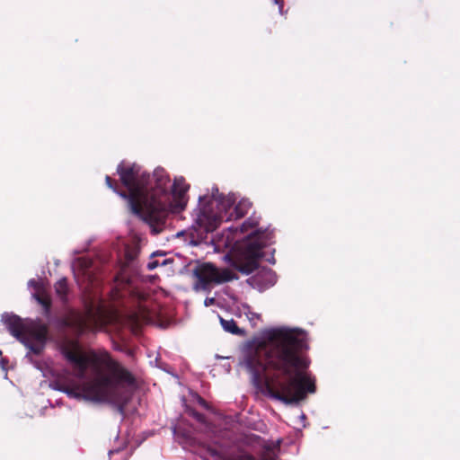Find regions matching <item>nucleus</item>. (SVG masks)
Listing matches in <instances>:
<instances>
[{
  "label": "nucleus",
  "mask_w": 460,
  "mask_h": 460,
  "mask_svg": "<svg viewBox=\"0 0 460 460\" xmlns=\"http://www.w3.org/2000/svg\"><path fill=\"white\" fill-rule=\"evenodd\" d=\"M269 344L250 346L244 357L246 367L257 386L263 385L270 398L286 404H297L316 391L315 379L305 370L310 365L306 339L296 329H273Z\"/></svg>",
  "instance_id": "nucleus-1"
},
{
  "label": "nucleus",
  "mask_w": 460,
  "mask_h": 460,
  "mask_svg": "<svg viewBox=\"0 0 460 460\" xmlns=\"http://www.w3.org/2000/svg\"><path fill=\"white\" fill-rule=\"evenodd\" d=\"M61 352L71 364L74 375L84 380L81 385L66 386L64 391L70 397L113 404L123 415L128 400L120 388L136 385L133 374L108 353L84 351L77 340H66Z\"/></svg>",
  "instance_id": "nucleus-2"
},
{
  "label": "nucleus",
  "mask_w": 460,
  "mask_h": 460,
  "mask_svg": "<svg viewBox=\"0 0 460 460\" xmlns=\"http://www.w3.org/2000/svg\"><path fill=\"white\" fill-rule=\"evenodd\" d=\"M121 184L127 189L119 196L128 200L133 214L141 216L155 234L166 224L170 195L167 191L169 175L163 168H156L153 174L140 165L122 161L117 166Z\"/></svg>",
  "instance_id": "nucleus-3"
},
{
  "label": "nucleus",
  "mask_w": 460,
  "mask_h": 460,
  "mask_svg": "<svg viewBox=\"0 0 460 460\" xmlns=\"http://www.w3.org/2000/svg\"><path fill=\"white\" fill-rule=\"evenodd\" d=\"M259 218L255 216L250 217L240 226V232L247 233L254 229L248 234L249 243L245 246L243 256L233 262V266L238 271L243 274H251L259 267V260L263 257L261 249L270 243L273 237V231L258 228Z\"/></svg>",
  "instance_id": "nucleus-4"
},
{
  "label": "nucleus",
  "mask_w": 460,
  "mask_h": 460,
  "mask_svg": "<svg viewBox=\"0 0 460 460\" xmlns=\"http://www.w3.org/2000/svg\"><path fill=\"white\" fill-rule=\"evenodd\" d=\"M224 217L225 216L221 211L218 212L213 209L212 202L200 208L192 225L196 237L200 240L205 239L208 233L218 227Z\"/></svg>",
  "instance_id": "nucleus-5"
},
{
  "label": "nucleus",
  "mask_w": 460,
  "mask_h": 460,
  "mask_svg": "<svg viewBox=\"0 0 460 460\" xmlns=\"http://www.w3.org/2000/svg\"><path fill=\"white\" fill-rule=\"evenodd\" d=\"M194 276L198 279L197 286L202 289H207L211 284H221L237 279L229 269L219 270L212 263H203L195 268Z\"/></svg>",
  "instance_id": "nucleus-6"
},
{
  "label": "nucleus",
  "mask_w": 460,
  "mask_h": 460,
  "mask_svg": "<svg viewBox=\"0 0 460 460\" xmlns=\"http://www.w3.org/2000/svg\"><path fill=\"white\" fill-rule=\"evenodd\" d=\"M91 319L92 308H89L85 314L68 308L60 318L59 325L71 330L75 335L81 336L85 332L92 330Z\"/></svg>",
  "instance_id": "nucleus-7"
},
{
  "label": "nucleus",
  "mask_w": 460,
  "mask_h": 460,
  "mask_svg": "<svg viewBox=\"0 0 460 460\" xmlns=\"http://www.w3.org/2000/svg\"><path fill=\"white\" fill-rule=\"evenodd\" d=\"M170 183V181L168 182ZM190 185L183 177L175 178L171 187L167 184V191L170 195L168 206L166 208L167 216L170 212H180L183 210L187 205V192Z\"/></svg>",
  "instance_id": "nucleus-8"
},
{
  "label": "nucleus",
  "mask_w": 460,
  "mask_h": 460,
  "mask_svg": "<svg viewBox=\"0 0 460 460\" xmlns=\"http://www.w3.org/2000/svg\"><path fill=\"white\" fill-rule=\"evenodd\" d=\"M2 320L5 324L8 332L17 340L24 343L32 352L39 354L40 348H35L27 341V332L22 319L15 314H5L2 316Z\"/></svg>",
  "instance_id": "nucleus-9"
},
{
  "label": "nucleus",
  "mask_w": 460,
  "mask_h": 460,
  "mask_svg": "<svg viewBox=\"0 0 460 460\" xmlns=\"http://www.w3.org/2000/svg\"><path fill=\"white\" fill-rule=\"evenodd\" d=\"M146 298V296L145 294L138 293L137 308L128 315L129 321L136 328H139L141 325L148 323L153 320V314L150 309L144 304Z\"/></svg>",
  "instance_id": "nucleus-10"
},
{
  "label": "nucleus",
  "mask_w": 460,
  "mask_h": 460,
  "mask_svg": "<svg viewBox=\"0 0 460 460\" xmlns=\"http://www.w3.org/2000/svg\"><path fill=\"white\" fill-rule=\"evenodd\" d=\"M252 203L248 199H242L233 208L226 220L240 219L247 215L252 208Z\"/></svg>",
  "instance_id": "nucleus-11"
},
{
  "label": "nucleus",
  "mask_w": 460,
  "mask_h": 460,
  "mask_svg": "<svg viewBox=\"0 0 460 460\" xmlns=\"http://www.w3.org/2000/svg\"><path fill=\"white\" fill-rule=\"evenodd\" d=\"M30 337L35 341H37L40 345L35 346V348L42 349L43 344L45 343L48 336V328L44 324H40L38 327L31 330L29 333ZM28 343L31 345V343L27 340ZM33 346V344H32Z\"/></svg>",
  "instance_id": "nucleus-12"
},
{
  "label": "nucleus",
  "mask_w": 460,
  "mask_h": 460,
  "mask_svg": "<svg viewBox=\"0 0 460 460\" xmlns=\"http://www.w3.org/2000/svg\"><path fill=\"white\" fill-rule=\"evenodd\" d=\"M55 292L63 305L68 303L69 288L66 278L60 279L54 286Z\"/></svg>",
  "instance_id": "nucleus-13"
},
{
  "label": "nucleus",
  "mask_w": 460,
  "mask_h": 460,
  "mask_svg": "<svg viewBox=\"0 0 460 460\" xmlns=\"http://www.w3.org/2000/svg\"><path fill=\"white\" fill-rule=\"evenodd\" d=\"M220 323H221L223 329L227 332H230L232 334H237V335L243 333V331L237 326L235 321L233 319L226 320V319L220 318Z\"/></svg>",
  "instance_id": "nucleus-14"
},
{
  "label": "nucleus",
  "mask_w": 460,
  "mask_h": 460,
  "mask_svg": "<svg viewBox=\"0 0 460 460\" xmlns=\"http://www.w3.org/2000/svg\"><path fill=\"white\" fill-rule=\"evenodd\" d=\"M39 304H40L45 312L48 314L51 308V299L49 295L44 292H38L33 295Z\"/></svg>",
  "instance_id": "nucleus-15"
},
{
  "label": "nucleus",
  "mask_w": 460,
  "mask_h": 460,
  "mask_svg": "<svg viewBox=\"0 0 460 460\" xmlns=\"http://www.w3.org/2000/svg\"><path fill=\"white\" fill-rule=\"evenodd\" d=\"M105 182H106V185L111 189L114 192L118 193L119 195V192L121 191L119 189V184H118V181L114 179H112L111 176L109 175H106L105 177Z\"/></svg>",
  "instance_id": "nucleus-16"
},
{
  "label": "nucleus",
  "mask_w": 460,
  "mask_h": 460,
  "mask_svg": "<svg viewBox=\"0 0 460 460\" xmlns=\"http://www.w3.org/2000/svg\"><path fill=\"white\" fill-rule=\"evenodd\" d=\"M187 412L190 416L193 417L199 423H205L206 422V417L204 414L197 411L195 409H188Z\"/></svg>",
  "instance_id": "nucleus-17"
},
{
  "label": "nucleus",
  "mask_w": 460,
  "mask_h": 460,
  "mask_svg": "<svg viewBox=\"0 0 460 460\" xmlns=\"http://www.w3.org/2000/svg\"><path fill=\"white\" fill-rule=\"evenodd\" d=\"M165 263H166V260H164V261H163V263H161V265H164ZM159 265H160V262H159L158 261L155 260V261H149V262L147 263V269H148L149 270H155V268H157Z\"/></svg>",
  "instance_id": "nucleus-18"
},
{
  "label": "nucleus",
  "mask_w": 460,
  "mask_h": 460,
  "mask_svg": "<svg viewBox=\"0 0 460 460\" xmlns=\"http://www.w3.org/2000/svg\"><path fill=\"white\" fill-rule=\"evenodd\" d=\"M196 399H197V402H198L200 406H202V407H203V408H205V409H209V405H208V402H207V401H206L204 398H202L200 395L197 394V395H196Z\"/></svg>",
  "instance_id": "nucleus-19"
},
{
  "label": "nucleus",
  "mask_w": 460,
  "mask_h": 460,
  "mask_svg": "<svg viewBox=\"0 0 460 460\" xmlns=\"http://www.w3.org/2000/svg\"><path fill=\"white\" fill-rule=\"evenodd\" d=\"M126 259L128 261H132L135 260L136 256H137V252L135 251H126Z\"/></svg>",
  "instance_id": "nucleus-20"
},
{
  "label": "nucleus",
  "mask_w": 460,
  "mask_h": 460,
  "mask_svg": "<svg viewBox=\"0 0 460 460\" xmlns=\"http://www.w3.org/2000/svg\"><path fill=\"white\" fill-rule=\"evenodd\" d=\"M267 261L271 264H275L276 262V260L273 255H271L270 258L267 259Z\"/></svg>",
  "instance_id": "nucleus-21"
},
{
  "label": "nucleus",
  "mask_w": 460,
  "mask_h": 460,
  "mask_svg": "<svg viewBox=\"0 0 460 460\" xmlns=\"http://www.w3.org/2000/svg\"><path fill=\"white\" fill-rule=\"evenodd\" d=\"M2 355H3V352H2V350L0 349V363H2V364L4 365V363H7V360L3 359V358H2Z\"/></svg>",
  "instance_id": "nucleus-22"
},
{
  "label": "nucleus",
  "mask_w": 460,
  "mask_h": 460,
  "mask_svg": "<svg viewBox=\"0 0 460 460\" xmlns=\"http://www.w3.org/2000/svg\"><path fill=\"white\" fill-rule=\"evenodd\" d=\"M233 456H231V457H229V458H224V457H222V456H219V458H222V460H229V459H231Z\"/></svg>",
  "instance_id": "nucleus-23"
},
{
  "label": "nucleus",
  "mask_w": 460,
  "mask_h": 460,
  "mask_svg": "<svg viewBox=\"0 0 460 460\" xmlns=\"http://www.w3.org/2000/svg\"><path fill=\"white\" fill-rule=\"evenodd\" d=\"M211 455H212V456H217V451H216V450H211Z\"/></svg>",
  "instance_id": "nucleus-24"
}]
</instances>
